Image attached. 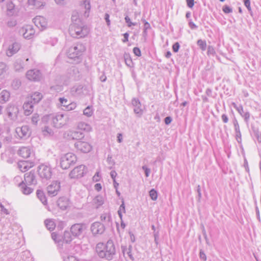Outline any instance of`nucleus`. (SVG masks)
Masks as SVG:
<instances>
[{
	"instance_id": "nucleus-1",
	"label": "nucleus",
	"mask_w": 261,
	"mask_h": 261,
	"mask_svg": "<svg viewBox=\"0 0 261 261\" xmlns=\"http://www.w3.org/2000/svg\"><path fill=\"white\" fill-rule=\"evenodd\" d=\"M95 251L99 257L107 260H111L116 254V247L114 242L109 240L106 244L98 243L96 244Z\"/></svg>"
},
{
	"instance_id": "nucleus-2",
	"label": "nucleus",
	"mask_w": 261,
	"mask_h": 261,
	"mask_svg": "<svg viewBox=\"0 0 261 261\" xmlns=\"http://www.w3.org/2000/svg\"><path fill=\"white\" fill-rule=\"evenodd\" d=\"M75 20L76 22L72 23L69 27L70 35L75 38L85 37L89 33V29L84 24L80 19H76Z\"/></svg>"
},
{
	"instance_id": "nucleus-3",
	"label": "nucleus",
	"mask_w": 261,
	"mask_h": 261,
	"mask_svg": "<svg viewBox=\"0 0 261 261\" xmlns=\"http://www.w3.org/2000/svg\"><path fill=\"white\" fill-rule=\"evenodd\" d=\"M50 123L56 128H61L67 124L69 116L64 114H50L48 116Z\"/></svg>"
},
{
	"instance_id": "nucleus-4",
	"label": "nucleus",
	"mask_w": 261,
	"mask_h": 261,
	"mask_svg": "<svg viewBox=\"0 0 261 261\" xmlns=\"http://www.w3.org/2000/svg\"><path fill=\"white\" fill-rule=\"evenodd\" d=\"M76 161V156L72 153L69 152L64 154L60 159L61 167L67 169L71 165H74Z\"/></svg>"
},
{
	"instance_id": "nucleus-5",
	"label": "nucleus",
	"mask_w": 261,
	"mask_h": 261,
	"mask_svg": "<svg viewBox=\"0 0 261 261\" xmlns=\"http://www.w3.org/2000/svg\"><path fill=\"white\" fill-rule=\"evenodd\" d=\"M85 50L86 47L83 44L77 43L69 48L67 56L70 59L79 58Z\"/></svg>"
},
{
	"instance_id": "nucleus-6",
	"label": "nucleus",
	"mask_w": 261,
	"mask_h": 261,
	"mask_svg": "<svg viewBox=\"0 0 261 261\" xmlns=\"http://www.w3.org/2000/svg\"><path fill=\"white\" fill-rule=\"evenodd\" d=\"M86 225L84 223H75L70 227V232L74 238H79L86 229Z\"/></svg>"
},
{
	"instance_id": "nucleus-7",
	"label": "nucleus",
	"mask_w": 261,
	"mask_h": 261,
	"mask_svg": "<svg viewBox=\"0 0 261 261\" xmlns=\"http://www.w3.org/2000/svg\"><path fill=\"white\" fill-rule=\"evenodd\" d=\"M6 113L10 120L13 121H16L17 119L19 113V108L16 105L9 104L6 109Z\"/></svg>"
},
{
	"instance_id": "nucleus-8",
	"label": "nucleus",
	"mask_w": 261,
	"mask_h": 261,
	"mask_svg": "<svg viewBox=\"0 0 261 261\" xmlns=\"http://www.w3.org/2000/svg\"><path fill=\"white\" fill-rule=\"evenodd\" d=\"M38 174L42 179L48 180L51 177L52 172L49 166L42 164L38 167Z\"/></svg>"
},
{
	"instance_id": "nucleus-9",
	"label": "nucleus",
	"mask_w": 261,
	"mask_h": 261,
	"mask_svg": "<svg viewBox=\"0 0 261 261\" xmlns=\"http://www.w3.org/2000/svg\"><path fill=\"white\" fill-rule=\"evenodd\" d=\"M63 137L68 140H79L83 138L84 135L80 131L69 130L64 133Z\"/></svg>"
},
{
	"instance_id": "nucleus-10",
	"label": "nucleus",
	"mask_w": 261,
	"mask_h": 261,
	"mask_svg": "<svg viewBox=\"0 0 261 261\" xmlns=\"http://www.w3.org/2000/svg\"><path fill=\"white\" fill-rule=\"evenodd\" d=\"M85 166L81 165L75 167L69 173V176L71 178H79L84 176L86 173Z\"/></svg>"
},
{
	"instance_id": "nucleus-11",
	"label": "nucleus",
	"mask_w": 261,
	"mask_h": 261,
	"mask_svg": "<svg viewBox=\"0 0 261 261\" xmlns=\"http://www.w3.org/2000/svg\"><path fill=\"white\" fill-rule=\"evenodd\" d=\"M24 183L27 184L30 186L34 187L37 184V180L34 171H31L24 175Z\"/></svg>"
},
{
	"instance_id": "nucleus-12",
	"label": "nucleus",
	"mask_w": 261,
	"mask_h": 261,
	"mask_svg": "<svg viewBox=\"0 0 261 261\" xmlns=\"http://www.w3.org/2000/svg\"><path fill=\"white\" fill-rule=\"evenodd\" d=\"M75 147L83 153H88L92 149V146L87 142L78 141L74 144Z\"/></svg>"
},
{
	"instance_id": "nucleus-13",
	"label": "nucleus",
	"mask_w": 261,
	"mask_h": 261,
	"mask_svg": "<svg viewBox=\"0 0 261 261\" xmlns=\"http://www.w3.org/2000/svg\"><path fill=\"white\" fill-rule=\"evenodd\" d=\"M26 77L30 81H39L42 78V73L39 70L32 69L27 71Z\"/></svg>"
},
{
	"instance_id": "nucleus-14",
	"label": "nucleus",
	"mask_w": 261,
	"mask_h": 261,
	"mask_svg": "<svg viewBox=\"0 0 261 261\" xmlns=\"http://www.w3.org/2000/svg\"><path fill=\"white\" fill-rule=\"evenodd\" d=\"M60 189V183L58 181H53L47 187V191L49 196L54 197L58 194Z\"/></svg>"
},
{
	"instance_id": "nucleus-15",
	"label": "nucleus",
	"mask_w": 261,
	"mask_h": 261,
	"mask_svg": "<svg viewBox=\"0 0 261 261\" xmlns=\"http://www.w3.org/2000/svg\"><path fill=\"white\" fill-rule=\"evenodd\" d=\"M91 230L93 235L101 234L105 231L104 224L99 222H95L91 226Z\"/></svg>"
},
{
	"instance_id": "nucleus-16",
	"label": "nucleus",
	"mask_w": 261,
	"mask_h": 261,
	"mask_svg": "<svg viewBox=\"0 0 261 261\" xmlns=\"http://www.w3.org/2000/svg\"><path fill=\"white\" fill-rule=\"evenodd\" d=\"M20 33L22 34L25 39H30L35 34V31L32 25H28L22 27L20 30Z\"/></svg>"
},
{
	"instance_id": "nucleus-17",
	"label": "nucleus",
	"mask_w": 261,
	"mask_h": 261,
	"mask_svg": "<svg viewBox=\"0 0 261 261\" xmlns=\"http://www.w3.org/2000/svg\"><path fill=\"white\" fill-rule=\"evenodd\" d=\"M16 133L18 136L21 138H26L30 135L31 131L28 125H23L21 127L16 128Z\"/></svg>"
},
{
	"instance_id": "nucleus-18",
	"label": "nucleus",
	"mask_w": 261,
	"mask_h": 261,
	"mask_svg": "<svg viewBox=\"0 0 261 261\" xmlns=\"http://www.w3.org/2000/svg\"><path fill=\"white\" fill-rule=\"evenodd\" d=\"M20 44L19 43L15 42L10 45L6 51V55L8 57H12L16 54L20 48Z\"/></svg>"
},
{
	"instance_id": "nucleus-19",
	"label": "nucleus",
	"mask_w": 261,
	"mask_h": 261,
	"mask_svg": "<svg viewBox=\"0 0 261 261\" xmlns=\"http://www.w3.org/2000/svg\"><path fill=\"white\" fill-rule=\"evenodd\" d=\"M34 166V162L28 161H20L17 164L18 168L22 172L28 171Z\"/></svg>"
},
{
	"instance_id": "nucleus-20",
	"label": "nucleus",
	"mask_w": 261,
	"mask_h": 261,
	"mask_svg": "<svg viewBox=\"0 0 261 261\" xmlns=\"http://www.w3.org/2000/svg\"><path fill=\"white\" fill-rule=\"evenodd\" d=\"M18 187L20 191L25 195L30 194L34 190L33 186H29L27 184L24 183V181H22L18 184Z\"/></svg>"
},
{
	"instance_id": "nucleus-21",
	"label": "nucleus",
	"mask_w": 261,
	"mask_h": 261,
	"mask_svg": "<svg viewBox=\"0 0 261 261\" xmlns=\"http://www.w3.org/2000/svg\"><path fill=\"white\" fill-rule=\"evenodd\" d=\"M232 105L234 108H235L238 113L244 118L245 122H248L250 118L249 112L248 111L245 112L241 105L237 106L234 102H233Z\"/></svg>"
},
{
	"instance_id": "nucleus-22",
	"label": "nucleus",
	"mask_w": 261,
	"mask_h": 261,
	"mask_svg": "<svg viewBox=\"0 0 261 261\" xmlns=\"http://www.w3.org/2000/svg\"><path fill=\"white\" fill-rule=\"evenodd\" d=\"M33 22L38 28L45 29L47 26L46 19L40 16H37L33 19Z\"/></svg>"
},
{
	"instance_id": "nucleus-23",
	"label": "nucleus",
	"mask_w": 261,
	"mask_h": 261,
	"mask_svg": "<svg viewBox=\"0 0 261 261\" xmlns=\"http://www.w3.org/2000/svg\"><path fill=\"white\" fill-rule=\"evenodd\" d=\"M7 11L9 16H14L18 12V9L12 2H10L7 4Z\"/></svg>"
},
{
	"instance_id": "nucleus-24",
	"label": "nucleus",
	"mask_w": 261,
	"mask_h": 261,
	"mask_svg": "<svg viewBox=\"0 0 261 261\" xmlns=\"http://www.w3.org/2000/svg\"><path fill=\"white\" fill-rule=\"evenodd\" d=\"M34 103L32 101H28L24 103L23 109L24 110V114L26 116L30 115L33 111Z\"/></svg>"
},
{
	"instance_id": "nucleus-25",
	"label": "nucleus",
	"mask_w": 261,
	"mask_h": 261,
	"mask_svg": "<svg viewBox=\"0 0 261 261\" xmlns=\"http://www.w3.org/2000/svg\"><path fill=\"white\" fill-rule=\"evenodd\" d=\"M132 105L134 106V111L136 114L141 116L142 114V110L141 108V103L138 99L133 98L132 100Z\"/></svg>"
},
{
	"instance_id": "nucleus-26",
	"label": "nucleus",
	"mask_w": 261,
	"mask_h": 261,
	"mask_svg": "<svg viewBox=\"0 0 261 261\" xmlns=\"http://www.w3.org/2000/svg\"><path fill=\"white\" fill-rule=\"evenodd\" d=\"M58 206L62 210H65L69 206V200L66 197L60 198L58 201Z\"/></svg>"
},
{
	"instance_id": "nucleus-27",
	"label": "nucleus",
	"mask_w": 261,
	"mask_h": 261,
	"mask_svg": "<svg viewBox=\"0 0 261 261\" xmlns=\"http://www.w3.org/2000/svg\"><path fill=\"white\" fill-rule=\"evenodd\" d=\"M17 153L19 156L23 158H27L30 155L31 150L28 147H21L18 150Z\"/></svg>"
},
{
	"instance_id": "nucleus-28",
	"label": "nucleus",
	"mask_w": 261,
	"mask_h": 261,
	"mask_svg": "<svg viewBox=\"0 0 261 261\" xmlns=\"http://www.w3.org/2000/svg\"><path fill=\"white\" fill-rule=\"evenodd\" d=\"M43 98V95L39 92H35L31 95L30 100L34 104L38 103Z\"/></svg>"
},
{
	"instance_id": "nucleus-29",
	"label": "nucleus",
	"mask_w": 261,
	"mask_h": 261,
	"mask_svg": "<svg viewBox=\"0 0 261 261\" xmlns=\"http://www.w3.org/2000/svg\"><path fill=\"white\" fill-rule=\"evenodd\" d=\"M233 125L234 127V130L236 132V138L238 142L240 143L241 142V133L240 129L239 123L236 119L233 121Z\"/></svg>"
},
{
	"instance_id": "nucleus-30",
	"label": "nucleus",
	"mask_w": 261,
	"mask_h": 261,
	"mask_svg": "<svg viewBox=\"0 0 261 261\" xmlns=\"http://www.w3.org/2000/svg\"><path fill=\"white\" fill-rule=\"evenodd\" d=\"M44 224L47 228L50 231L54 230L56 226V224L54 220L52 219H47L44 221Z\"/></svg>"
},
{
	"instance_id": "nucleus-31",
	"label": "nucleus",
	"mask_w": 261,
	"mask_h": 261,
	"mask_svg": "<svg viewBox=\"0 0 261 261\" xmlns=\"http://www.w3.org/2000/svg\"><path fill=\"white\" fill-rule=\"evenodd\" d=\"M73 237H74L71 234L70 231L65 230L64 232L63 236L62 237V239L63 241L67 244L70 243L72 240H73Z\"/></svg>"
},
{
	"instance_id": "nucleus-32",
	"label": "nucleus",
	"mask_w": 261,
	"mask_h": 261,
	"mask_svg": "<svg viewBox=\"0 0 261 261\" xmlns=\"http://www.w3.org/2000/svg\"><path fill=\"white\" fill-rule=\"evenodd\" d=\"M103 202V198L101 195H97L93 199V204L95 205L96 208L102 205Z\"/></svg>"
},
{
	"instance_id": "nucleus-33",
	"label": "nucleus",
	"mask_w": 261,
	"mask_h": 261,
	"mask_svg": "<svg viewBox=\"0 0 261 261\" xmlns=\"http://www.w3.org/2000/svg\"><path fill=\"white\" fill-rule=\"evenodd\" d=\"M10 93L7 90H3L0 93V102L4 103L8 101L10 98Z\"/></svg>"
},
{
	"instance_id": "nucleus-34",
	"label": "nucleus",
	"mask_w": 261,
	"mask_h": 261,
	"mask_svg": "<svg viewBox=\"0 0 261 261\" xmlns=\"http://www.w3.org/2000/svg\"><path fill=\"white\" fill-rule=\"evenodd\" d=\"M132 246L129 245L128 248H127L126 246H121L122 251L123 253L124 254L126 253L128 257L132 260H134V257H133L132 254Z\"/></svg>"
},
{
	"instance_id": "nucleus-35",
	"label": "nucleus",
	"mask_w": 261,
	"mask_h": 261,
	"mask_svg": "<svg viewBox=\"0 0 261 261\" xmlns=\"http://www.w3.org/2000/svg\"><path fill=\"white\" fill-rule=\"evenodd\" d=\"M36 195L37 197L39 199V200L43 204L45 205L47 203V200L46 197L44 195V192L42 191L38 190L36 192Z\"/></svg>"
},
{
	"instance_id": "nucleus-36",
	"label": "nucleus",
	"mask_w": 261,
	"mask_h": 261,
	"mask_svg": "<svg viewBox=\"0 0 261 261\" xmlns=\"http://www.w3.org/2000/svg\"><path fill=\"white\" fill-rule=\"evenodd\" d=\"M77 127L81 130L86 131V132H90L92 128L91 126L85 122H81L78 124Z\"/></svg>"
},
{
	"instance_id": "nucleus-37",
	"label": "nucleus",
	"mask_w": 261,
	"mask_h": 261,
	"mask_svg": "<svg viewBox=\"0 0 261 261\" xmlns=\"http://www.w3.org/2000/svg\"><path fill=\"white\" fill-rule=\"evenodd\" d=\"M14 67L16 71H21L23 69V61L21 60H16L14 64Z\"/></svg>"
},
{
	"instance_id": "nucleus-38",
	"label": "nucleus",
	"mask_w": 261,
	"mask_h": 261,
	"mask_svg": "<svg viewBox=\"0 0 261 261\" xmlns=\"http://www.w3.org/2000/svg\"><path fill=\"white\" fill-rule=\"evenodd\" d=\"M124 59L126 65L128 67H132L133 63L129 54H124Z\"/></svg>"
},
{
	"instance_id": "nucleus-39",
	"label": "nucleus",
	"mask_w": 261,
	"mask_h": 261,
	"mask_svg": "<svg viewBox=\"0 0 261 261\" xmlns=\"http://www.w3.org/2000/svg\"><path fill=\"white\" fill-rule=\"evenodd\" d=\"M93 113V111L92 108L90 106H88L83 111V114L84 115L87 117H90L92 115Z\"/></svg>"
},
{
	"instance_id": "nucleus-40",
	"label": "nucleus",
	"mask_w": 261,
	"mask_h": 261,
	"mask_svg": "<svg viewBox=\"0 0 261 261\" xmlns=\"http://www.w3.org/2000/svg\"><path fill=\"white\" fill-rule=\"evenodd\" d=\"M253 133L257 141L259 143H261V132L258 128H253Z\"/></svg>"
},
{
	"instance_id": "nucleus-41",
	"label": "nucleus",
	"mask_w": 261,
	"mask_h": 261,
	"mask_svg": "<svg viewBox=\"0 0 261 261\" xmlns=\"http://www.w3.org/2000/svg\"><path fill=\"white\" fill-rule=\"evenodd\" d=\"M8 70L7 65L4 62H0V76L3 75Z\"/></svg>"
},
{
	"instance_id": "nucleus-42",
	"label": "nucleus",
	"mask_w": 261,
	"mask_h": 261,
	"mask_svg": "<svg viewBox=\"0 0 261 261\" xmlns=\"http://www.w3.org/2000/svg\"><path fill=\"white\" fill-rule=\"evenodd\" d=\"M197 45L202 50H205L206 48V43L205 41L199 39L197 42Z\"/></svg>"
},
{
	"instance_id": "nucleus-43",
	"label": "nucleus",
	"mask_w": 261,
	"mask_h": 261,
	"mask_svg": "<svg viewBox=\"0 0 261 261\" xmlns=\"http://www.w3.org/2000/svg\"><path fill=\"white\" fill-rule=\"evenodd\" d=\"M125 213V205L124 202L123 201L122 202V204L120 205L119 210L118 211V214L119 215V217H120V219H122V212Z\"/></svg>"
},
{
	"instance_id": "nucleus-44",
	"label": "nucleus",
	"mask_w": 261,
	"mask_h": 261,
	"mask_svg": "<svg viewBox=\"0 0 261 261\" xmlns=\"http://www.w3.org/2000/svg\"><path fill=\"white\" fill-rule=\"evenodd\" d=\"M149 196L152 200H156L158 198V193L154 189H152L149 191Z\"/></svg>"
},
{
	"instance_id": "nucleus-45",
	"label": "nucleus",
	"mask_w": 261,
	"mask_h": 261,
	"mask_svg": "<svg viewBox=\"0 0 261 261\" xmlns=\"http://www.w3.org/2000/svg\"><path fill=\"white\" fill-rule=\"evenodd\" d=\"M21 85V82L19 80L15 79L12 82V87L14 89H17Z\"/></svg>"
},
{
	"instance_id": "nucleus-46",
	"label": "nucleus",
	"mask_w": 261,
	"mask_h": 261,
	"mask_svg": "<svg viewBox=\"0 0 261 261\" xmlns=\"http://www.w3.org/2000/svg\"><path fill=\"white\" fill-rule=\"evenodd\" d=\"M28 3L30 5L34 6L36 7L44 6V5L42 4L40 5L38 0H28Z\"/></svg>"
},
{
	"instance_id": "nucleus-47",
	"label": "nucleus",
	"mask_w": 261,
	"mask_h": 261,
	"mask_svg": "<svg viewBox=\"0 0 261 261\" xmlns=\"http://www.w3.org/2000/svg\"><path fill=\"white\" fill-rule=\"evenodd\" d=\"M39 120V116L38 114H34L32 117L31 121L32 124L37 125L38 121Z\"/></svg>"
},
{
	"instance_id": "nucleus-48",
	"label": "nucleus",
	"mask_w": 261,
	"mask_h": 261,
	"mask_svg": "<svg viewBox=\"0 0 261 261\" xmlns=\"http://www.w3.org/2000/svg\"><path fill=\"white\" fill-rule=\"evenodd\" d=\"M51 238L54 240L56 242H60L61 240V237L56 232H53L51 233Z\"/></svg>"
},
{
	"instance_id": "nucleus-49",
	"label": "nucleus",
	"mask_w": 261,
	"mask_h": 261,
	"mask_svg": "<svg viewBox=\"0 0 261 261\" xmlns=\"http://www.w3.org/2000/svg\"><path fill=\"white\" fill-rule=\"evenodd\" d=\"M59 101L61 105L62 106L66 108L68 104L69 103V101H68V100L66 98H59Z\"/></svg>"
},
{
	"instance_id": "nucleus-50",
	"label": "nucleus",
	"mask_w": 261,
	"mask_h": 261,
	"mask_svg": "<svg viewBox=\"0 0 261 261\" xmlns=\"http://www.w3.org/2000/svg\"><path fill=\"white\" fill-rule=\"evenodd\" d=\"M101 220L104 222H110L111 221V217L106 214H102L100 217Z\"/></svg>"
},
{
	"instance_id": "nucleus-51",
	"label": "nucleus",
	"mask_w": 261,
	"mask_h": 261,
	"mask_svg": "<svg viewBox=\"0 0 261 261\" xmlns=\"http://www.w3.org/2000/svg\"><path fill=\"white\" fill-rule=\"evenodd\" d=\"M82 89H83V87L82 86L80 85L76 87H73L72 88V92H74L75 93L79 95L81 94V90H82Z\"/></svg>"
},
{
	"instance_id": "nucleus-52",
	"label": "nucleus",
	"mask_w": 261,
	"mask_h": 261,
	"mask_svg": "<svg viewBox=\"0 0 261 261\" xmlns=\"http://www.w3.org/2000/svg\"><path fill=\"white\" fill-rule=\"evenodd\" d=\"M222 10L226 14L230 13L232 12V9L227 5H224L222 8Z\"/></svg>"
},
{
	"instance_id": "nucleus-53",
	"label": "nucleus",
	"mask_w": 261,
	"mask_h": 261,
	"mask_svg": "<svg viewBox=\"0 0 261 261\" xmlns=\"http://www.w3.org/2000/svg\"><path fill=\"white\" fill-rule=\"evenodd\" d=\"M7 24L9 27H14L17 24V21L13 19H10L8 21Z\"/></svg>"
},
{
	"instance_id": "nucleus-54",
	"label": "nucleus",
	"mask_w": 261,
	"mask_h": 261,
	"mask_svg": "<svg viewBox=\"0 0 261 261\" xmlns=\"http://www.w3.org/2000/svg\"><path fill=\"white\" fill-rule=\"evenodd\" d=\"M66 222L64 221H60L57 224V228L59 230H62L66 226Z\"/></svg>"
},
{
	"instance_id": "nucleus-55",
	"label": "nucleus",
	"mask_w": 261,
	"mask_h": 261,
	"mask_svg": "<svg viewBox=\"0 0 261 261\" xmlns=\"http://www.w3.org/2000/svg\"><path fill=\"white\" fill-rule=\"evenodd\" d=\"M76 107V105L74 103H69L65 108V110L70 111L74 110Z\"/></svg>"
},
{
	"instance_id": "nucleus-56",
	"label": "nucleus",
	"mask_w": 261,
	"mask_h": 261,
	"mask_svg": "<svg viewBox=\"0 0 261 261\" xmlns=\"http://www.w3.org/2000/svg\"><path fill=\"white\" fill-rule=\"evenodd\" d=\"M125 22L127 23V26L128 27H130L132 25H136L137 24L136 23L132 22L130 21V19L128 16L125 17Z\"/></svg>"
},
{
	"instance_id": "nucleus-57",
	"label": "nucleus",
	"mask_w": 261,
	"mask_h": 261,
	"mask_svg": "<svg viewBox=\"0 0 261 261\" xmlns=\"http://www.w3.org/2000/svg\"><path fill=\"white\" fill-rule=\"evenodd\" d=\"M133 53L136 56L140 57L141 56V50L140 48L137 47H135L133 48Z\"/></svg>"
},
{
	"instance_id": "nucleus-58",
	"label": "nucleus",
	"mask_w": 261,
	"mask_h": 261,
	"mask_svg": "<svg viewBox=\"0 0 261 261\" xmlns=\"http://www.w3.org/2000/svg\"><path fill=\"white\" fill-rule=\"evenodd\" d=\"M197 194H198V195H197V201L198 202H200V199H201V189H200V187L199 185H198L197 187Z\"/></svg>"
},
{
	"instance_id": "nucleus-59",
	"label": "nucleus",
	"mask_w": 261,
	"mask_h": 261,
	"mask_svg": "<svg viewBox=\"0 0 261 261\" xmlns=\"http://www.w3.org/2000/svg\"><path fill=\"white\" fill-rule=\"evenodd\" d=\"M179 47H180V45H179V43L178 42H175L174 44H173V45L172 46L173 51L174 53L178 52Z\"/></svg>"
},
{
	"instance_id": "nucleus-60",
	"label": "nucleus",
	"mask_w": 261,
	"mask_h": 261,
	"mask_svg": "<svg viewBox=\"0 0 261 261\" xmlns=\"http://www.w3.org/2000/svg\"><path fill=\"white\" fill-rule=\"evenodd\" d=\"M142 169L145 172V176L146 177H148L149 175V173L150 172V169L147 168L146 166H142Z\"/></svg>"
},
{
	"instance_id": "nucleus-61",
	"label": "nucleus",
	"mask_w": 261,
	"mask_h": 261,
	"mask_svg": "<svg viewBox=\"0 0 261 261\" xmlns=\"http://www.w3.org/2000/svg\"><path fill=\"white\" fill-rule=\"evenodd\" d=\"M199 257L201 259L203 260L204 261L206 260V256L204 253V251H202V250H200V251Z\"/></svg>"
},
{
	"instance_id": "nucleus-62",
	"label": "nucleus",
	"mask_w": 261,
	"mask_h": 261,
	"mask_svg": "<svg viewBox=\"0 0 261 261\" xmlns=\"http://www.w3.org/2000/svg\"><path fill=\"white\" fill-rule=\"evenodd\" d=\"M43 132L44 133H46L47 134L49 135L53 133L51 129H50L48 126H45L44 129H43Z\"/></svg>"
},
{
	"instance_id": "nucleus-63",
	"label": "nucleus",
	"mask_w": 261,
	"mask_h": 261,
	"mask_svg": "<svg viewBox=\"0 0 261 261\" xmlns=\"http://www.w3.org/2000/svg\"><path fill=\"white\" fill-rule=\"evenodd\" d=\"M172 118L170 116H167L164 119L165 123L166 125H169L172 122Z\"/></svg>"
},
{
	"instance_id": "nucleus-64",
	"label": "nucleus",
	"mask_w": 261,
	"mask_h": 261,
	"mask_svg": "<svg viewBox=\"0 0 261 261\" xmlns=\"http://www.w3.org/2000/svg\"><path fill=\"white\" fill-rule=\"evenodd\" d=\"M142 21L144 23V29L147 30L148 29H150V25L147 21L145 19H142Z\"/></svg>"
}]
</instances>
